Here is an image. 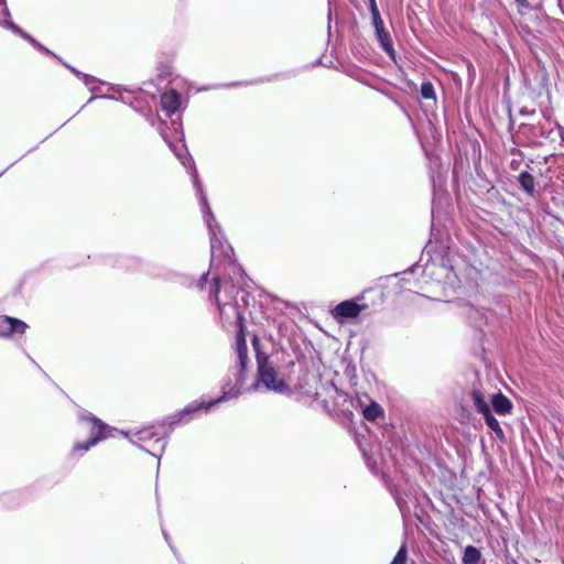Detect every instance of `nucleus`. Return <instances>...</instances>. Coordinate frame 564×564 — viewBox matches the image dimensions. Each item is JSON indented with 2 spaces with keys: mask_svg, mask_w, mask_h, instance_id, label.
<instances>
[{
  "mask_svg": "<svg viewBox=\"0 0 564 564\" xmlns=\"http://www.w3.org/2000/svg\"><path fill=\"white\" fill-rule=\"evenodd\" d=\"M209 273H204L198 280V288L203 290L208 283V299L217 306L219 317L225 327H234L237 332H246V318L236 300L237 286L231 279L213 278L208 282Z\"/></svg>",
  "mask_w": 564,
  "mask_h": 564,
  "instance_id": "1",
  "label": "nucleus"
},
{
  "mask_svg": "<svg viewBox=\"0 0 564 564\" xmlns=\"http://www.w3.org/2000/svg\"><path fill=\"white\" fill-rule=\"evenodd\" d=\"M252 347L257 361V384H263L268 390L276 393L289 391L284 377L279 372L276 366L270 360L268 354L260 349V339L257 335L252 337Z\"/></svg>",
  "mask_w": 564,
  "mask_h": 564,
  "instance_id": "2",
  "label": "nucleus"
},
{
  "mask_svg": "<svg viewBox=\"0 0 564 564\" xmlns=\"http://www.w3.org/2000/svg\"><path fill=\"white\" fill-rule=\"evenodd\" d=\"M83 422L87 424V431L89 433V438L85 442H77L70 449L69 455L75 456L78 452L89 451L91 447L97 445L102 440L108 437L110 432V427L104 423L100 419L94 415H86L82 417Z\"/></svg>",
  "mask_w": 564,
  "mask_h": 564,
  "instance_id": "3",
  "label": "nucleus"
},
{
  "mask_svg": "<svg viewBox=\"0 0 564 564\" xmlns=\"http://www.w3.org/2000/svg\"><path fill=\"white\" fill-rule=\"evenodd\" d=\"M221 400H223V398H219L217 400H213L209 402H205V401L193 402L192 404L186 405L181 411L166 417L164 421H162L159 424V427L161 430H163L164 433L171 432L174 430L175 426H177L180 424L188 423L192 420L193 414H195L199 411L207 412L208 410L212 409V406H214L216 403H218Z\"/></svg>",
  "mask_w": 564,
  "mask_h": 564,
  "instance_id": "4",
  "label": "nucleus"
},
{
  "mask_svg": "<svg viewBox=\"0 0 564 564\" xmlns=\"http://www.w3.org/2000/svg\"><path fill=\"white\" fill-rule=\"evenodd\" d=\"M367 310H369V305L365 302V294H361L356 299L341 301L329 313L337 324L343 325L357 318L361 312Z\"/></svg>",
  "mask_w": 564,
  "mask_h": 564,
  "instance_id": "5",
  "label": "nucleus"
},
{
  "mask_svg": "<svg viewBox=\"0 0 564 564\" xmlns=\"http://www.w3.org/2000/svg\"><path fill=\"white\" fill-rule=\"evenodd\" d=\"M28 325L15 317L0 315V337H10L12 335H22L26 332Z\"/></svg>",
  "mask_w": 564,
  "mask_h": 564,
  "instance_id": "6",
  "label": "nucleus"
},
{
  "mask_svg": "<svg viewBox=\"0 0 564 564\" xmlns=\"http://www.w3.org/2000/svg\"><path fill=\"white\" fill-rule=\"evenodd\" d=\"M181 106V95L175 89H170L161 95V107L167 115L175 113Z\"/></svg>",
  "mask_w": 564,
  "mask_h": 564,
  "instance_id": "7",
  "label": "nucleus"
},
{
  "mask_svg": "<svg viewBox=\"0 0 564 564\" xmlns=\"http://www.w3.org/2000/svg\"><path fill=\"white\" fill-rule=\"evenodd\" d=\"M236 351H237L238 359H239L240 371L245 372L248 367V364H249L246 332H242V330L237 332V334H236Z\"/></svg>",
  "mask_w": 564,
  "mask_h": 564,
  "instance_id": "8",
  "label": "nucleus"
},
{
  "mask_svg": "<svg viewBox=\"0 0 564 564\" xmlns=\"http://www.w3.org/2000/svg\"><path fill=\"white\" fill-rule=\"evenodd\" d=\"M491 405H492L494 411L498 415L510 414L513 409V404H512L511 400L508 397H506L505 394H502L501 392L492 395Z\"/></svg>",
  "mask_w": 564,
  "mask_h": 564,
  "instance_id": "9",
  "label": "nucleus"
},
{
  "mask_svg": "<svg viewBox=\"0 0 564 564\" xmlns=\"http://www.w3.org/2000/svg\"><path fill=\"white\" fill-rule=\"evenodd\" d=\"M518 181H519V184L521 186V188L530 196H534V193H535V178L534 176L527 172V171H523L519 174L518 176Z\"/></svg>",
  "mask_w": 564,
  "mask_h": 564,
  "instance_id": "10",
  "label": "nucleus"
},
{
  "mask_svg": "<svg viewBox=\"0 0 564 564\" xmlns=\"http://www.w3.org/2000/svg\"><path fill=\"white\" fill-rule=\"evenodd\" d=\"M362 415L367 421L373 422L379 417H383L384 411L379 403L371 401L369 405L364 408Z\"/></svg>",
  "mask_w": 564,
  "mask_h": 564,
  "instance_id": "11",
  "label": "nucleus"
},
{
  "mask_svg": "<svg viewBox=\"0 0 564 564\" xmlns=\"http://www.w3.org/2000/svg\"><path fill=\"white\" fill-rule=\"evenodd\" d=\"M376 34L383 51L387 52L391 57H394V48L389 32L383 28L378 30Z\"/></svg>",
  "mask_w": 564,
  "mask_h": 564,
  "instance_id": "12",
  "label": "nucleus"
},
{
  "mask_svg": "<svg viewBox=\"0 0 564 564\" xmlns=\"http://www.w3.org/2000/svg\"><path fill=\"white\" fill-rule=\"evenodd\" d=\"M484 415V419H485V422L487 424V426L492 431L495 432L496 436L499 438V440H503L505 438V432L503 430L501 429L498 420L492 415L491 411H487L486 413L482 414Z\"/></svg>",
  "mask_w": 564,
  "mask_h": 564,
  "instance_id": "13",
  "label": "nucleus"
},
{
  "mask_svg": "<svg viewBox=\"0 0 564 564\" xmlns=\"http://www.w3.org/2000/svg\"><path fill=\"white\" fill-rule=\"evenodd\" d=\"M480 558H481L480 551L473 545H468L464 551L462 561H463V564H478Z\"/></svg>",
  "mask_w": 564,
  "mask_h": 564,
  "instance_id": "14",
  "label": "nucleus"
},
{
  "mask_svg": "<svg viewBox=\"0 0 564 564\" xmlns=\"http://www.w3.org/2000/svg\"><path fill=\"white\" fill-rule=\"evenodd\" d=\"M471 398H473V402H474V405H475L476 410L480 414H484V413H486L487 411L490 410V408H489L488 403L486 402L481 391H479L477 389H474L473 392H471Z\"/></svg>",
  "mask_w": 564,
  "mask_h": 564,
  "instance_id": "15",
  "label": "nucleus"
},
{
  "mask_svg": "<svg viewBox=\"0 0 564 564\" xmlns=\"http://www.w3.org/2000/svg\"><path fill=\"white\" fill-rule=\"evenodd\" d=\"M160 434L161 433L155 432L154 427L151 426V427H145V429L141 430L138 433V437L142 442H149V441L155 438L154 440L155 443H161Z\"/></svg>",
  "mask_w": 564,
  "mask_h": 564,
  "instance_id": "16",
  "label": "nucleus"
},
{
  "mask_svg": "<svg viewBox=\"0 0 564 564\" xmlns=\"http://www.w3.org/2000/svg\"><path fill=\"white\" fill-rule=\"evenodd\" d=\"M420 91H421V96L424 99H435V90H434V86L431 82H429V80L423 82L421 85Z\"/></svg>",
  "mask_w": 564,
  "mask_h": 564,
  "instance_id": "17",
  "label": "nucleus"
},
{
  "mask_svg": "<svg viewBox=\"0 0 564 564\" xmlns=\"http://www.w3.org/2000/svg\"><path fill=\"white\" fill-rule=\"evenodd\" d=\"M408 561V547L403 544L397 552L394 558L390 564H406Z\"/></svg>",
  "mask_w": 564,
  "mask_h": 564,
  "instance_id": "18",
  "label": "nucleus"
},
{
  "mask_svg": "<svg viewBox=\"0 0 564 564\" xmlns=\"http://www.w3.org/2000/svg\"><path fill=\"white\" fill-rule=\"evenodd\" d=\"M371 17H372V23H373V26H375V30L377 33L378 30H381L384 28V23H383V20L381 19L380 13L373 14Z\"/></svg>",
  "mask_w": 564,
  "mask_h": 564,
  "instance_id": "19",
  "label": "nucleus"
},
{
  "mask_svg": "<svg viewBox=\"0 0 564 564\" xmlns=\"http://www.w3.org/2000/svg\"><path fill=\"white\" fill-rule=\"evenodd\" d=\"M518 4L519 12L521 14L525 13L530 9V3L528 0H514Z\"/></svg>",
  "mask_w": 564,
  "mask_h": 564,
  "instance_id": "20",
  "label": "nucleus"
},
{
  "mask_svg": "<svg viewBox=\"0 0 564 564\" xmlns=\"http://www.w3.org/2000/svg\"><path fill=\"white\" fill-rule=\"evenodd\" d=\"M369 9H370L371 15L380 13L378 10L376 0H369Z\"/></svg>",
  "mask_w": 564,
  "mask_h": 564,
  "instance_id": "21",
  "label": "nucleus"
},
{
  "mask_svg": "<svg viewBox=\"0 0 564 564\" xmlns=\"http://www.w3.org/2000/svg\"><path fill=\"white\" fill-rule=\"evenodd\" d=\"M122 262H124V260H122V259H115V260H113V263H112V267H119V268H122V267H123V265H122V264H123Z\"/></svg>",
  "mask_w": 564,
  "mask_h": 564,
  "instance_id": "22",
  "label": "nucleus"
}]
</instances>
